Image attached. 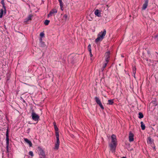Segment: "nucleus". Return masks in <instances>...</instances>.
Returning a JSON list of instances; mask_svg holds the SVG:
<instances>
[{"instance_id": "obj_22", "label": "nucleus", "mask_w": 158, "mask_h": 158, "mask_svg": "<svg viewBox=\"0 0 158 158\" xmlns=\"http://www.w3.org/2000/svg\"><path fill=\"white\" fill-rule=\"evenodd\" d=\"M50 22V20H45L44 23L46 25H48Z\"/></svg>"}, {"instance_id": "obj_14", "label": "nucleus", "mask_w": 158, "mask_h": 158, "mask_svg": "<svg viewBox=\"0 0 158 158\" xmlns=\"http://www.w3.org/2000/svg\"><path fill=\"white\" fill-rule=\"evenodd\" d=\"M24 139L25 142L29 145L30 147H31L32 146V143L30 140H29L27 138H24Z\"/></svg>"}, {"instance_id": "obj_23", "label": "nucleus", "mask_w": 158, "mask_h": 158, "mask_svg": "<svg viewBox=\"0 0 158 158\" xmlns=\"http://www.w3.org/2000/svg\"><path fill=\"white\" fill-rule=\"evenodd\" d=\"M91 45L90 44H89L88 46V50L89 52H91Z\"/></svg>"}, {"instance_id": "obj_10", "label": "nucleus", "mask_w": 158, "mask_h": 158, "mask_svg": "<svg viewBox=\"0 0 158 158\" xmlns=\"http://www.w3.org/2000/svg\"><path fill=\"white\" fill-rule=\"evenodd\" d=\"M110 52H108L106 53L105 56L106 62H108L109 60Z\"/></svg>"}, {"instance_id": "obj_34", "label": "nucleus", "mask_w": 158, "mask_h": 158, "mask_svg": "<svg viewBox=\"0 0 158 158\" xmlns=\"http://www.w3.org/2000/svg\"><path fill=\"white\" fill-rule=\"evenodd\" d=\"M64 17H65V18H66V17H67V15H64Z\"/></svg>"}, {"instance_id": "obj_11", "label": "nucleus", "mask_w": 158, "mask_h": 158, "mask_svg": "<svg viewBox=\"0 0 158 158\" xmlns=\"http://www.w3.org/2000/svg\"><path fill=\"white\" fill-rule=\"evenodd\" d=\"M134 135L132 133L130 132L129 135V141L130 142H132L134 141Z\"/></svg>"}, {"instance_id": "obj_35", "label": "nucleus", "mask_w": 158, "mask_h": 158, "mask_svg": "<svg viewBox=\"0 0 158 158\" xmlns=\"http://www.w3.org/2000/svg\"><path fill=\"white\" fill-rule=\"evenodd\" d=\"M58 0L59 2L62 1V0Z\"/></svg>"}, {"instance_id": "obj_36", "label": "nucleus", "mask_w": 158, "mask_h": 158, "mask_svg": "<svg viewBox=\"0 0 158 158\" xmlns=\"http://www.w3.org/2000/svg\"><path fill=\"white\" fill-rule=\"evenodd\" d=\"M122 158H126V157H122Z\"/></svg>"}, {"instance_id": "obj_3", "label": "nucleus", "mask_w": 158, "mask_h": 158, "mask_svg": "<svg viewBox=\"0 0 158 158\" xmlns=\"http://www.w3.org/2000/svg\"><path fill=\"white\" fill-rule=\"evenodd\" d=\"M31 116L32 119L35 121H38L40 118L39 116L36 114L33 110L32 111Z\"/></svg>"}, {"instance_id": "obj_15", "label": "nucleus", "mask_w": 158, "mask_h": 158, "mask_svg": "<svg viewBox=\"0 0 158 158\" xmlns=\"http://www.w3.org/2000/svg\"><path fill=\"white\" fill-rule=\"evenodd\" d=\"M40 41L39 44L40 46L42 47H44L45 46L44 42L42 41V39H40Z\"/></svg>"}, {"instance_id": "obj_30", "label": "nucleus", "mask_w": 158, "mask_h": 158, "mask_svg": "<svg viewBox=\"0 0 158 158\" xmlns=\"http://www.w3.org/2000/svg\"><path fill=\"white\" fill-rule=\"evenodd\" d=\"M3 8L4 9V10H6V6H5V5H3Z\"/></svg>"}, {"instance_id": "obj_29", "label": "nucleus", "mask_w": 158, "mask_h": 158, "mask_svg": "<svg viewBox=\"0 0 158 158\" xmlns=\"http://www.w3.org/2000/svg\"><path fill=\"white\" fill-rule=\"evenodd\" d=\"M148 140L150 142H151V139L150 137H148Z\"/></svg>"}, {"instance_id": "obj_8", "label": "nucleus", "mask_w": 158, "mask_h": 158, "mask_svg": "<svg viewBox=\"0 0 158 158\" xmlns=\"http://www.w3.org/2000/svg\"><path fill=\"white\" fill-rule=\"evenodd\" d=\"M144 2L143 4L142 7V10H144L146 9L148 3V0H144Z\"/></svg>"}, {"instance_id": "obj_7", "label": "nucleus", "mask_w": 158, "mask_h": 158, "mask_svg": "<svg viewBox=\"0 0 158 158\" xmlns=\"http://www.w3.org/2000/svg\"><path fill=\"white\" fill-rule=\"evenodd\" d=\"M95 99L97 103L99 105L102 109H103L104 108V107L102 105L99 98L96 97L95 98Z\"/></svg>"}, {"instance_id": "obj_31", "label": "nucleus", "mask_w": 158, "mask_h": 158, "mask_svg": "<svg viewBox=\"0 0 158 158\" xmlns=\"http://www.w3.org/2000/svg\"><path fill=\"white\" fill-rule=\"evenodd\" d=\"M89 52V54H90V56L91 57H92L93 56V55L91 53V52Z\"/></svg>"}, {"instance_id": "obj_19", "label": "nucleus", "mask_w": 158, "mask_h": 158, "mask_svg": "<svg viewBox=\"0 0 158 158\" xmlns=\"http://www.w3.org/2000/svg\"><path fill=\"white\" fill-rule=\"evenodd\" d=\"M33 17V15L31 14L29 15L27 20H31V19H34Z\"/></svg>"}, {"instance_id": "obj_26", "label": "nucleus", "mask_w": 158, "mask_h": 158, "mask_svg": "<svg viewBox=\"0 0 158 158\" xmlns=\"http://www.w3.org/2000/svg\"><path fill=\"white\" fill-rule=\"evenodd\" d=\"M3 13V9L0 10V15H2Z\"/></svg>"}, {"instance_id": "obj_24", "label": "nucleus", "mask_w": 158, "mask_h": 158, "mask_svg": "<svg viewBox=\"0 0 158 158\" xmlns=\"http://www.w3.org/2000/svg\"><path fill=\"white\" fill-rule=\"evenodd\" d=\"M29 154L32 157L34 156V154H33V152L32 151H30L29 152Z\"/></svg>"}, {"instance_id": "obj_18", "label": "nucleus", "mask_w": 158, "mask_h": 158, "mask_svg": "<svg viewBox=\"0 0 158 158\" xmlns=\"http://www.w3.org/2000/svg\"><path fill=\"white\" fill-rule=\"evenodd\" d=\"M59 2H60V6L61 9L62 10H63L62 9V8H63V6H64L63 3L62 2V1Z\"/></svg>"}, {"instance_id": "obj_9", "label": "nucleus", "mask_w": 158, "mask_h": 158, "mask_svg": "<svg viewBox=\"0 0 158 158\" xmlns=\"http://www.w3.org/2000/svg\"><path fill=\"white\" fill-rule=\"evenodd\" d=\"M57 10L56 9H53L49 13L48 15V17H49L51 16L54 15L57 13Z\"/></svg>"}, {"instance_id": "obj_20", "label": "nucleus", "mask_w": 158, "mask_h": 158, "mask_svg": "<svg viewBox=\"0 0 158 158\" xmlns=\"http://www.w3.org/2000/svg\"><path fill=\"white\" fill-rule=\"evenodd\" d=\"M139 118H142L143 117V114L141 112L139 113Z\"/></svg>"}, {"instance_id": "obj_21", "label": "nucleus", "mask_w": 158, "mask_h": 158, "mask_svg": "<svg viewBox=\"0 0 158 158\" xmlns=\"http://www.w3.org/2000/svg\"><path fill=\"white\" fill-rule=\"evenodd\" d=\"M114 103L113 100H110L108 101V104L109 105H112Z\"/></svg>"}, {"instance_id": "obj_33", "label": "nucleus", "mask_w": 158, "mask_h": 158, "mask_svg": "<svg viewBox=\"0 0 158 158\" xmlns=\"http://www.w3.org/2000/svg\"><path fill=\"white\" fill-rule=\"evenodd\" d=\"M2 15H0V18H2Z\"/></svg>"}, {"instance_id": "obj_27", "label": "nucleus", "mask_w": 158, "mask_h": 158, "mask_svg": "<svg viewBox=\"0 0 158 158\" xmlns=\"http://www.w3.org/2000/svg\"><path fill=\"white\" fill-rule=\"evenodd\" d=\"M44 33H43V32H41L40 34V36L41 37H43V36H44Z\"/></svg>"}, {"instance_id": "obj_25", "label": "nucleus", "mask_w": 158, "mask_h": 158, "mask_svg": "<svg viewBox=\"0 0 158 158\" xmlns=\"http://www.w3.org/2000/svg\"><path fill=\"white\" fill-rule=\"evenodd\" d=\"M108 63V62H106L104 64V65H103V66L102 67H103L104 68H105L106 67V66L107 64Z\"/></svg>"}, {"instance_id": "obj_2", "label": "nucleus", "mask_w": 158, "mask_h": 158, "mask_svg": "<svg viewBox=\"0 0 158 158\" xmlns=\"http://www.w3.org/2000/svg\"><path fill=\"white\" fill-rule=\"evenodd\" d=\"M106 34V31L104 29L103 31L100 32L98 35V37L95 40V42L96 43L102 40L104 38Z\"/></svg>"}, {"instance_id": "obj_1", "label": "nucleus", "mask_w": 158, "mask_h": 158, "mask_svg": "<svg viewBox=\"0 0 158 158\" xmlns=\"http://www.w3.org/2000/svg\"><path fill=\"white\" fill-rule=\"evenodd\" d=\"M111 141L109 143L110 150L113 153L114 152L117 145V141L115 135L113 134L111 136Z\"/></svg>"}, {"instance_id": "obj_12", "label": "nucleus", "mask_w": 158, "mask_h": 158, "mask_svg": "<svg viewBox=\"0 0 158 158\" xmlns=\"http://www.w3.org/2000/svg\"><path fill=\"white\" fill-rule=\"evenodd\" d=\"M54 128L55 131L56 133V136H57L58 135V136H59V131L58 128L56 124L55 123H54Z\"/></svg>"}, {"instance_id": "obj_28", "label": "nucleus", "mask_w": 158, "mask_h": 158, "mask_svg": "<svg viewBox=\"0 0 158 158\" xmlns=\"http://www.w3.org/2000/svg\"><path fill=\"white\" fill-rule=\"evenodd\" d=\"M1 3L2 4V5H5V3H4V0H1Z\"/></svg>"}, {"instance_id": "obj_32", "label": "nucleus", "mask_w": 158, "mask_h": 158, "mask_svg": "<svg viewBox=\"0 0 158 158\" xmlns=\"http://www.w3.org/2000/svg\"><path fill=\"white\" fill-rule=\"evenodd\" d=\"M104 69H105V68H103V67H102V71H103L104 70Z\"/></svg>"}, {"instance_id": "obj_4", "label": "nucleus", "mask_w": 158, "mask_h": 158, "mask_svg": "<svg viewBox=\"0 0 158 158\" xmlns=\"http://www.w3.org/2000/svg\"><path fill=\"white\" fill-rule=\"evenodd\" d=\"M6 148L7 151L8 150L9 146V131L8 129H7L6 133Z\"/></svg>"}, {"instance_id": "obj_13", "label": "nucleus", "mask_w": 158, "mask_h": 158, "mask_svg": "<svg viewBox=\"0 0 158 158\" xmlns=\"http://www.w3.org/2000/svg\"><path fill=\"white\" fill-rule=\"evenodd\" d=\"M94 14L97 16L100 17L101 16V12L100 10L98 9L94 11Z\"/></svg>"}, {"instance_id": "obj_37", "label": "nucleus", "mask_w": 158, "mask_h": 158, "mask_svg": "<svg viewBox=\"0 0 158 158\" xmlns=\"http://www.w3.org/2000/svg\"><path fill=\"white\" fill-rule=\"evenodd\" d=\"M106 6H107V7H108V5H106Z\"/></svg>"}, {"instance_id": "obj_16", "label": "nucleus", "mask_w": 158, "mask_h": 158, "mask_svg": "<svg viewBox=\"0 0 158 158\" xmlns=\"http://www.w3.org/2000/svg\"><path fill=\"white\" fill-rule=\"evenodd\" d=\"M141 127L142 130H144L145 129V126L143 122H140Z\"/></svg>"}, {"instance_id": "obj_6", "label": "nucleus", "mask_w": 158, "mask_h": 158, "mask_svg": "<svg viewBox=\"0 0 158 158\" xmlns=\"http://www.w3.org/2000/svg\"><path fill=\"white\" fill-rule=\"evenodd\" d=\"M38 151L40 155H41L42 156L41 157H42L43 158H45V155L44 152L43 150L42 149L40 148H38Z\"/></svg>"}, {"instance_id": "obj_17", "label": "nucleus", "mask_w": 158, "mask_h": 158, "mask_svg": "<svg viewBox=\"0 0 158 158\" xmlns=\"http://www.w3.org/2000/svg\"><path fill=\"white\" fill-rule=\"evenodd\" d=\"M136 69L135 67H133V73L134 74V77L135 78V74L136 73Z\"/></svg>"}, {"instance_id": "obj_5", "label": "nucleus", "mask_w": 158, "mask_h": 158, "mask_svg": "<svg viewBox=\"0 0 158 158\" xmlns=\"http://www.w3.org/2000/svg\"><path fill=\"white\" fill-rule=\"evenodd\" d=\"M56 137V141L55 143V147L54 148L55 149L57 150L59 148L60 144L59 136H58V135H57V136Z\"/></svg>"}]
</instances>
